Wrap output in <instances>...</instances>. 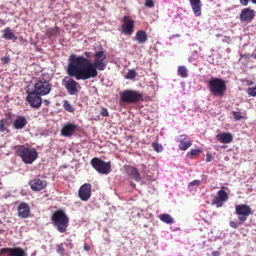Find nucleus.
Returning a JSON list of instances; mask_svg holds the SVG:
<instances>
[{
    "label": "nucleus",
    "mask_w": 256,
    "mask_h": 256,
    "mask_svg": "<svg viewBox=\"0 0 256 256\" xmlns=\"http://www.w3.org/2000/svg\"><path fill=\"white\" fill-rule=\"evenodd\" d=\"M68 60L67 73L76 80H86L96 77L97 70H104L108 64L106 56L103 51L98 52L94 54L93 63L83 56H76L74 54L70 55Z\"/></svg>",
    "instance_id": "1"
},
{
    "label": "nucleus",
    "mask_w": 256,
    "mask_h": 256,
    "mask_svg": "<svg viewBox=\"0 0 256 256\" xmlns=\"http://www.w3.org/2000/svg\"><path fill=\"white\" fill-rule=\"evenodd\" d=\"M52 219L54 226L58 232H64L66 231L68 226V219L63 211L60 210L56 211L53 214Z\"/></svg>",
    "instance_id": "2"
},
{
    "label": "nucleus",
    "mask_w": 256,
    "mask_h": 256,
    "mask_svg": "<svg viewBox=\"0 0 256 256\" xmlns=\"http://www.w3.org/2000/svg\"><path fill=\"white\" fill-rule=\"evenodd\" d=\"M18 152L22 160L26 164H32L38 157V153L34 148L20 146Z\"/></svg>",
    "instance_id": "3"
},
{
    "label": "nucleus",
    "mask_w": 256,
    "mask_h": 256,
    "mask_svg": "<svg viewBox=\"0 0 256 256\" xmlns=\"http://www.w3.org/2000/svg\"><path fill=\"white\" fill-rule=\"evenodd\" d=\"M209 88L212 94L216 96H222L226 90L224 81L219 78H212L208 82Z\"/></svg>",
    "instance_id": "4"
},
{
    "label": "nucleus",
    "mask_w": 256,
    "mask_h": 256,
    "mask_svg": "<svg viewBox=\"0 0 256 256\" xmlns=\"http://www.w3.org/2000/svg\"><path fill=\"white\" fill-rule=\"evenodd\" d=\"M52 89L51 85L44 76L40 77L38 80L34 84V88L32 91L40 96H45L48 94Z\"/></svg>",
    "instance_id": "5"
},
{
    "label": "nucleus",
    "mask_w": 256,
    "mask_h": 256,
    "mask_svg": "<svg viewBox=\"0 0 256 256\" xmlns=\"http://www.w3.org/2000/svg\"><path fill=\"white\" fill-rule=\"evenodd\" d=\"M120 96L122 101L127 103H135L142 99L140 92L132 90H126L120 93Z\"/></svg>",
    "instance_id": "6"
},
{
    "label": "nucleus",
    "mask_w": 256,
    "mask_h": 256,
    "mask_svg": "<svg viewBox=\"0 0 256 256\" xmlns=\"http://www.w3.org/2000/svg\"><path fill=\"white\" fill-rule=\"evenodd\" d=\"M90 164L99 173L108 174L110 172L111 164L110 162H106L98 158H94L91 160Z\"/></svg>",
    "instance_id": "7"
},
{
    "label": "nucleus",
    "mask_w": 256,
    "mask_h": 256,
    "mask_svg": "<svg viewBox=\"0 0 256 256\" xmlns=\"http://www.w3.org/2000/svg\"><path fill=\"white\" fill-rule=\"evenodd\" d=\"M62 84L68 92L72 96L76 94L80 88L78 83L70 76L65 77L62 80Z\"/></svg>",
    "instance_id": "8"
},
{
    "label": "nucleus",
    "mask_w": 256,
    "mask_h": 256,
    "mask_svg": "<svg viewBox=\"0 0 256 256\" xmlns=\"http://www.w3.org/2000/svg\"><path fill=\"white\" fill-rule=\"evenodd\" d=\"M251 212L250 208L246 204H239L236 206V213L240 216L238 219L240 223L245 222Z\"/></svg>",
    "instance_id": "9"
},
{
    "label": "nucleus",
    "mask_w": 256,
    "mask_h": 256,
    "mask_svg": "<svg viewBox=\"0 0 256 256\" xmlns=\"http://www.w3.org/2000/svg\"><path fill=\"white\" fill-rule=\"evenodd\" d=\"M26 99L29 102L30 106L34 108H37L41 106L42 100L40 95L37 94L34 91L28 93Z\"/></svg>",
    "instance_id": "10"
},
{
    "label": "nucleus",
    "mask_w": 256,
    "mask_h": 256,
    "mask_svg": "<svg viewBox=\"0 0 256 256\" xmlns=\"http://www.w3.org/2000/svg\"><path fill=\"white\" fill-rule=\"evenodd\" d=\"M0 254L7 256H26L25 252L20 248H3L0 250Z\"/></svg>",
    "instance_id": "11"
},
{
    "label": "nucleus",
    "mask_w": 256,
    "mask_h": 256,
    "mask_svg": "<svg viewBox=\"0 0 256 256\" xmlns=\"http://www.w3.org/2000/svg\"><path fill=\"white\" fill-rule=\"evenodd\" d=\"M176 140L179 142L178 148L182 150H186L192 146V141L188 140V136L180 134L176 137Z\"/></svg>",
    "instance_id": "12"
},
{
    "label": "nucleus",
    "mask_w": 256,
    "mask_h": 256,
    "mask_svg": "<svg viewBox=\"0 0 256 256\" xmlns=\"http://www.w3.org/2000/svg\"><path fill=\"white\" fill-rule=\"evenodd\" d=\"M134 22L128 16H124L122 28L125 34L131 35L134 32Z\"/></svg>",
    "instance_id": "13"
},
{
    "label": "nucleus",
    "mask_w": 256,
    "mask_h": 256,
    "mask_svg": "<svg viewBox=\"0 0 256 256\" xmlns=\"http://www.w3.org/2000/svg\"><path fill=\"white\" fill-rule=\"evenodd\" d=\"M91 185L90 184H84L78 190V196L80 198L86 201L91 196Z\"/></svg>",
    "instance_id": "14"
},
{
    "label": "nucleus",
    "mask_w": 256,
    "mask_h": 256,
    "mask_svg": "<svg viewBox=\"0 0 256 256\" xmlns=\"http://www.w3.org/2000/svg\"><path fill=\"white\" fill-rule=\"evenodd\" d=\"M254 12L250 8H246L242 10L240 14V20L241 22H250L254 16Z\"/></svg>",
    "instance_id": "15"
},
{
    "label": "nucleus",
    "mask_w": 256,
    "mask_h": 256,
    "mask_svg": "<svg viewBox=\"0 0 256 256\" xmlns=\"http://www.w3.org/2000/svg\"><path fill=\"white\" fill-rule=\"evenodd\" d=\"M78 126L72 123L68 122L65 124L61 129L62 135L69 137L73 134L78 129Z\"/></svg>",
    "instance_id": "16"
},
{
    "label": "nucleus",
    "mask_w": 256,
    "mask_h": 256,
    "mask_svg": "<svg viewBox=\"0 0 256 256\" xmlns=\"http://www.w3.org/2000/svg\"><path fill=\"white\" fill-rule=\"evenodd\" d=\"M228 198V194L224 190H220L218 192V195L213 200V204H216L217 207H220L222 206L223 202Z\"/></svg>",
    "instance_id": "17"
},
{
    "label": "nucleus",
    "mask_w": 256,
    "mask_h": 256,
    "mask_svg": "<svg viewBox=\"0 0 256 256\" xmlns=\"http://www.w3.org/2000/svg\"><path fill=\"white\" fill-rule=\"evenodd\" d=\"M18 216L22 218L28 217L30 214V208L26 202H21L18 206Z\"/></svg>",
    "instance_id": "18"
},
{
    "label": "nucleus",
    "mask_w": 256,
    "mask_h": 256,
    "mask_svg": "<svg viewBox=\"0 0 256 256\" xmlns=\"http://www.w3.org/2000/svg\"><path fill=\"white\" fill-rule=\"evenodd\" d=\"M29 184L32 190L39 191L46 186V182L45 180H42L38 178L32 180Z\"/></svg>",
    "instance_id": "19"
},
{
    "label": "nucleus",
    "mask_w": 256,
    "mask_h": 256,
    "mask_svg": "<svg viewBox=\"0 0 256 256\" xmlns=\"http://www.w3.org/2000/svg\"><path fill=\"white\" fill-rule=\"evenodd\" d=\"M126 172L128 175L132 179L135 180L136 182H138L140 180V176L139 172L137 170L132 166H128L125 168Z\"/></svg>",
    "instance_id": "20"
},
{
    "label": "nucleus",
    "mask_w": 256,
    "mask_h": 256,
    "mask_svg": "<svg viewBox=\"0 0 256 256\" xmlns=\"http://www.w3.org/2000/svg\"><path fill=\"white\" fill-rule=\"evenodd\" d=\"M217 140L223 144L231 142L233 140V136L230 132H222L216 136Z\"/></svg>",
    "instance_id": "21"
},
{
    "label": "nucleus",
    "mask_w": 256,
    "mask_h": 256,
    "mask_svg": "<svg viewBox=\"0 0 256 256\" xmlns=\"http://www.w3.org/2000/svg\"><path fill=\"white\" fill-rule=\"evenodd\" d=\"M190 4L194 13L196 16L201 14V2L200 0H190Z\"/></svg>",
    "instance_id": "22"
},
{
    "label": "nucleus",
    "mask_w": 256,
    "mask_h": 256,
    "mask_svg": "<svg viewBox=\"0 0 256 256\" xmlns=\"http://www.w3.org/2000/svg\"><path fill=\"white\" fill-rule=\"evenodd\" d=\"M3 38L7 40H16L18 37L12 32L10 28H6L2 31Z\"/></svg>",
    "instance_id": "23"
},
{
    "label": "nucleus",
    "mask_w": 256,
    "mask_h": 256,
    "mask_svg": "<svg viewBox=\"0 0 256 256\" xmlns=\"http://www.w3.org/2000/svg\"><path fill=\"white\" fill-rule=\"evenodd\" d=\"M27 122L24 116H18L14 122V126L16 129H22L26 124Z\"/></svg>",
    "instance_id": "24"
},
{
    "label": "nucleus",
    "mask_w": 256,
    "mask_h": 256,
    "mask_svg": "<svg viewBox=\"0 0 256 256\" xmlns=\"http://www.w3.org/2000/svg\"><path fill=\"white\" fill-rule=\"evenodd\" d=\"M135 38L138 44L144 43L147 40L146 32L142 30H138L136 33Z\"/></svg>",
    "instance_id": "25"
},
{
    "label": "nucleus",
    "mask_w": 256,
    "mask_h": 256,
    "mask_svg": "<svg viewBox=\"0 0 256 256\" xmlns=\"http://www.w3.org/2000/svg\"><path fill=\"white\" fill-rule=\"evenodd\" d=\"M158 218L162 222L168 224H170L174 222L173 218L167 214H160Z\"/></svg>",
    "instance_id": "26"
},
{
    "label": "nucleus",
    "mask_w": 256,
    "mask_h": 256,
    "mask_svg": "<svg viewBox=\"0 0 256 256\" xmlns=\"http://www.w3.org/2000/svg\"><path fill=\"white\" fill-rule=\"evenodd\" d=\"M178 74L182 77L186 78L188 76V74H187L188 70L184 66H179L178 68Z\"/></svg>",
    "instance_id": "27"
},
{
    "label": "nucleus",
    "mask_w": 256,
    "mask_h": 256,
    "mask_svg": "<svg viewBox=\"0 0 256 256\" xmlns=\"http://www.w3.org/2000/svg\"><path fill=\"white\" fill-rule=\"evenodd\" d=\"M202 182V180H194L188 184V186L190 189L192 190L194 188H197L198 186L200 185Z\"/></svg>",
    "instance_id": "28"
},
{
    "label": "nucleus",
    "mask_w": 256,
    "mask_h": 256,
    "mask_svg": "<svg viewBox=\"0 0 256 256\" xmlns=\"http://www.w3.org/2000/svg\"><path fill=\"white\" fill-rule=\"evenodd\" d=\"M63 106L65 110L69 112H74V108H72L71 104L68 102V100H65L63 104Z\"/></svg>",
    "instance_id": "29"
},
{
    "label": "nucleus",
    "mask_w": 256,
    "mask_h": 256,
    "mask_svg": "<svg viewBox=\"0 0 256 256\" xmlns=\"http://www.w3.org/2000/svg\"><path fill=\"white\" fill-rule=\"evenodd\" d=\"M136 74L135 71L133 70H130L127 72L126 78L128 79L132 80L136 77Z\"/></svg>",
    "instance_id": "30"
},
{
    "label": "nucleus",
    "mask_w": 256,
    "mask_h": 256,
    "mask_svg": "<svg viewBox=\"0 0 256 256\" xmlns=\"http://www.w3.org/2000/svg\"><path fill=\"white\" fill-rule=\"evenodd\" d=\"M47 32L50 36H56L58 34V32L56 28H50L47 30Z\"/></svg>",
    "instance_id": "31"
},
{
    "label": "nucleus",
    "mask_w": 256,
    "mask_h": 256,
    "mask_svg": "<svg viewBox=\"0 0 256 256\" xmlns=\"http://www.w3.org/2000/svg\"><path fill=\"white\" fill-rule=\"evenodd\" d=\"M247 92L252 96H256V85L254 88H248L247 90Z\"/></svg>",
    "instance_id": "32"
},
{
    "label": "nucleus",
    "mask_w": 256,
    "mask_h": 256,
    "mask_svg": "<svg viewBox=\"0 0 256 256\" xmlns=\"http://www.w3.org/2000/svg\"><path fill=\"white\" fill-rule=\"evenodd\" d=\"M232 116L236 120H239L244 118L242 113L239 112H232Z\"/></svg>",
    "instance_id": "33"
},
{
    "label": "nucleus",
    "mask_w": 256,
    "mask_h": 256,
    "mask_svg": "<svg viewBox=\"0 0 256 256\" xmlns=\"http://www.w3.org/2000/svg\"><path fill=\"white\" fill-rule=\"evenodd\" d=\"M153 147L155 150H156L157 152H161L162 150V147L161 145H158L157 144L154 143L153 144Z\"/></svg>",
    "instance_id": "34"
},
{
    "label": "nucleus",
    "mask_w": 256,
    "mask_h": 256,
    "mask_svg": "<svg viewBox=\"0 0 256 256\" xmlns=\"http://www.w3.org/2000/svg\"><path fill=\"white\" fill-rule=\"evenodd\" d=\"M64 244L66 245L67 244ZM63 245H64V244H61L60 245L58 246V252H59L60 254H64V251H65V250L63 247Z\"/></svg>",
    "instance_id": "35"
},
{
    "label": "nucleus",
    "mask_w": 256,
    "mask_h": 256,
    "mask_svg": "<svg viewBox=\"0 0 256 256\" xmlns=\"http://www.w3.org/2000/svg\"><path fill=\"white\" fill-rule=\"evenodd\" d=\"M200 152V149H192L190 150V154L191 156H197L199 154Z\"/></svg>",
    "instance_id": "36"
},
{
    "label": "nucleus",
    "mask_w": 256,
    "mask_h": 256,
    "mask_svg": "<svg viewBox=\"0 0 256 256\" xmlns=\"http://www.w3.org/2000/svg\"><path fill=\"white\" fill-rule=\"evenodd\" d=\"M145 5L148 8H152L154 4L152 0H146Z\"/></svg>",
    "instance_id": "37"
},
{
    "label": "nucleus",
    "mask_w": 256,
    "mask_h": 256,
    "mask_svg": "<svg viewBox=\"0 0 256 256\" xmlns=\"http://www.w3.org/2000/svg\"><path fill=\"white\" fill-rule=\"evenodd\" d=\"M230 226L233 228H236L239 226L240 224L238 222L232 221L230 222Z\"/></svg>",
    "instance_id": "38"
},
{
    "label": "nucleus",
    "mask_w": 256,
    "mask_h": 256,
    "mask_svg": "<svg viewBox=\"0 0 256 256\" xmlns=\"http://www.w3.org/2000/svg\"><path fill=\"white\" fill-rule=\"evenodd\" d=\"M100 114L103 116H106L108 115V110L106 108H102Z\"/></svg>",
    "instance_id": "39"
},
{
    "label": "nucleus",
    "mask_w": 256,
    "mask_h": 256,
    "mask_svg": "<svg viewBox=\"0 0 256 256\" xmlns=\"http://www.w3.org/2000/svg\"><path fill=\"white\" fill-rule=\"evenodd\" d=\"M2 61L4 63V64H7L8 63L10 60V58L8 56H4V57H2Z\"/></svg>",
    "instance_id": "40"
},
{
    "label": "nucleus",
    "mask_w": 256,
    "mask_h": 256,
    "mask_svg": "<svg viewBox=\"0 0 256 256\" xmlns=\"http://www.w3.org/2000/svg\"><path fill=\"white\" fill-rule=\"evenodd\" d=\"M212 160V156L210 154H206V162H210Z\"/></svg>",
    "instance_id": "41"
},
{
    "label": "nucleus",
    "mask_w": 256,
    "mask_h": 256,
    "mask_svg": "<svg viewBox=\"0 0 256 256\" xmlns=\"http://www.w3.org/2000/svg\"><path fill=\"white\" fill-rule=\"evenodd\" d=\"M5 130H6V129L4 128V124H3V122H1L0 124V130L1 132H4Z\"/></svg>",
    "instance_id": "42"
},
{
    "label": "nucleus",
    "mask_w": 256,
    "mask_h": 256,
    "mask_svg": "<svg viewBox=\"0 0 256 256\" xmlns=\"http://www.w3.org/2000/svg\"><path fill=\"white\" fill-rule=\"evenodd\" d=\"M248 0H240V2L244 6H246L248 4Z\"/></svg>",
    "instance_id": "43"
},
{
    "label": "nucleus",
    "mask_w": 256,
    "mask_h": 256,
    "mask_svg": "<svg viewBox=\"0 0 256 256\" xmlns=\"http://www.w3.org/2000/svg\"><path fill=\"white\" fill-rule=\"evenodd\" d=\"M212 256H219L220 252L218 251H214L212 252Z\"/></svg>",
    "instance_id": "44"
},
{
    "label": "nucleus",
    "mask_w": 256,
    "mask_h": 256,
    "mask_svg": "<svg viewBox=\"0 0 256 256\" xmlns=\"http://www.w3.org/2000/svg\"><path fill=\"white\" fill-rule=\"evenodd\" d=\"M84 54L88 58H90L92 57V54H91V53L90 52H84Z\"/></svg>",
    "instance_id": "45"
},
{
    "label": "nucleus",
    "mask_w": 256,
    "mask_h": 256,
    "mask_svg": "<svg viewBox=\"0 0 256 256\" xmlns=\"http://www.w3.org/2000/svg\"><path fill=\"white\" fill-rule=\"evenodd\" d=\"M84 250L88 251L90 250V247L87 245H85L84 246Z\"/></svg>",
    "instance_id": "46"
},
{
    "label": "nucleus",
    "mask_w": 256,
    "mask_h": 256,
    "mask_svg": "<svg viewBox=\"0 0 256 256\" xmlns=\"http://www.w3.org/2000/svg\"><path fill=\"white\" fill-rule=\"evenodd\" d=\"M44 102L46 104L48 105L50 104V102L48 100H44Z\"/></svg>",
    "instance_id": "47"
},
{
    "label": "nucleus",
    "mask_w": 256,
    "mask_h": 256,
    "mask_svg": "<svg viewBox=\"0 0 256 256\" xmlns=\"http://www.w3.org/2000/svg\"><path fill=\"white\" fill-rule=\"evenodd\" d=\"M252 3L256 4V0H252Z\"/></svg>",
    "instance_id": "48"
},
{
    "label": "nucleus",
    "mask_w": 256,
    "mask_h": 256,
    "mask_svg": "<svg viewBox=\"0 0 256 256\" xmlns=\"http://www.w3.org/2000/svg\"><path fill=\"white\" fill-rule=\"evenodd\" d=\"M254 55L255 58H256V50L254 52Z\"/></svg>",
    "instance_id": "49"
},
{
    "label": "nucleus",
    "mask_w": 256,
    "mask_h": 256,
    "mask_svg": "<svg viewBox=\"0 0 256 256\" xmlns=\"http://www.w3.org/2000/svg\"><path fill=\"white\" fill-rule=\"evenodd\" d=\"M130 184L132 186H135V184L134 183H133V182H131Z\"/></svg>",
    "instance_id": "50"
},
{
    "label": "nucleus",
    "mask_w": 256,
    "mask_h": 256,
    "mask_svg": "<svg viewBox=\"0 0 256 256\" xmlns=\"http://www.w3.org/2000/svg\"><path fill=\"white\" fill-rule=\"evenodd\" d=\"M68 244L70 245V247L72 248V244H70V242H68Z\"/></svg>",
    "instance_id": "51"
},
{
    "label": "nucleus",
    "mask_w": 256,
    "mask_h": 256,
    "mask_svg": "<svg viewBox=\"0 0 256 256\" xmlns=\"http://www.w3.org/2000/svg\"><path fill=\"white\" fill-rule=\"evenodd\" d=\"M191 59H192V58H190L188 59V60H189L190 62H192V60H191Z\"/></svg>",
    "instance_id": "52"
},
{
    "label": "nucleus",
    "mask_w": 256,
    "mask_h": 256,
    "mask_svg": "<svg viewBox=\"0 0 256 256\" xmlns=\"http://www.w3.org/2000/svg\"><path fill=\"white\" fill-rule=\"evenodd\" d=\"M196 54V51H195L194 52V54Z\"/></svg>",
    "instance_id": "53"
},
{
    "label": "nucleus",
    "mask_w": 256,
    "mask_h": 256,
    "mask_svg": "<svg viewBox=\"0 0 256 256\" xmlns=\"http://www.w3.org/2000/svg\"><path fill=\"white\" fill-rule=\"evenodd\" d=\"M196 54V51H195L194 52V54Z\"/></svg>",
    "instance_id": "54"
}]
</instances>
